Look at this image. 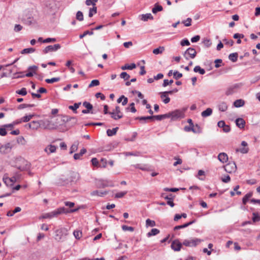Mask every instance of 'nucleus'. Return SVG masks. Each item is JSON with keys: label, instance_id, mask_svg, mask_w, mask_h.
I'll return each instance as SVG.
<instances>
[{"label": "nucleus", "instance_id": "nucleus-1", "mask_svg": "<svg viewBox=\"0 0 260 260\" xmlns=\"http://www.w3.org/2000/svg\"><path fill=\"white\" fill-rule=\"evenodd\" d=\"M78 209H68L64 207H61L58 209H57L56 210H54L52 212H51L50 213H45L44 215H43L41 217H40L39 218H43V219H46V218H51L52 217L57 216L58 215L60 214L61 213H73L74 212H76L78 211Z\"/></svg>", "mask_w": 260, "mask_h": 260}, {"label": "nucleus", "instance_id": "nucleus-2", "mask_svg": "<svg viewBox=\"0 0 260 260\" xmlns=\"http://www.w3.org/2000/svg\"><path fill=\"white\" fill-rule=\"evenodd\" d=\"M67 234V230L65 228H61L55 231L54 238L58 242H62L65 240Z\"/></svg>", "mask_w": 260, "mask_h": 260}, {"label": "nucleus", "instance_id": "nucleus-3", "mask_svg": "<svg viewBox=\"0 0 260 260\" xmlns=\"http://www.w3.org/2000/svg\"><path fill=\"white\" fill-rule=\"evenodd\" d=\"M185 109L183 110H175L171 112L168 113V115L169 116V118H171L172 120H176L178 118H182L184 117V112Z\"/></svg>", "mask_w": 260, "mask_h": 260}, {"label": "nucleus", "instance_id": "nucleus-4", "mask_svg": "<svg viewBox=\"0 0 260 260\" xmlns=\"http://www.w3.org/2000/svg\"><path fill=\"white\" fill-rule=\"evenodd\" d=\"M41 127L44 129H54L57 127V125L52 122L49 119L41 120Z\"/></svg>", "mask_w": 260, "mask_h": 260}, {"label": "nucleus", "instance_id": "nucleus-5", "mask_svg": "<svg viewBox=\"0 0 260 260\" xmlns=\"http://www.w3.org/2000/svg\"><path fill=\"white\" fill-rule=\"evenodd\" d=\"M203 240L198 238L185 239L183 242V245L187 247H196Z\"/></svg>", "mask_w": 260, "mask_h": 260}, {"label": "nucleus", "instance_id": "nucleus-6", "mask_svg": "<svg viewBox=\"0 0 260 260\" xmlns=\"http://www.w3.org/2000/svg\"><path fill=\"white\" fill-rule=\"evenodd\" d=\"M196 55L197 51L194 48L191 47L188 48L184 53V56L187 60L189 59L187 55H188L190 58L193 59L196 56Z\"/></svg>", "mask_w": 260, "mask_h": 260}, {"label": "nucleus", "instance_id": "nucleus-7", "mask_svg": "<svg viewBox=\"0 0 260 260\" xmlns=\"http://www.w3.org/2000/svg\"><path fill=\"white\" fill-rule=\"evenodd\" d=\"M161 197L166 200L167 201V204L170 206L171 207H173L175 206V204L173 202L175 196L172 193L169 195H167L165 193H162L161 194Z\"/></svg>", "mask_w": 260, "mask_h": 260}, {"label": "nucleus", "instance_id": "nucleus-8", "mask_svg": "<svg viewBox=\"0 0 260 260\" xmlns=\"http://www.w3.org/2000/svg\"><path fill=\"white\" fill-rule=\"evenodd\" d=\"M61 48V46L59 44H56L53 45L47 46L43 50V53L46 54L49 52L56 51Z\"/></svg>", "mask_w": 260, "mask_h": 260}, {"label": "nucleus", "instance_id": "nucleus-9", "mask_svg": "<svg viewBox=\"0 0 260 260\" xmlns=\"http://www.w3.org/2000/svg\"><path fill=\"white\" fill-rule=\"evenodd\" d=\"M224 170L229 173L235 172L237 170V166L235 162H230L224 167Z\"/></svg>", "mask_w": 260, "mask_h": 260}, {"label": "nucleus", "instance_id": "nucleus-10", "mask_svg": "<svg viewBox=\"0 0 260 260\" xmlns=\"http://www.w3.org/2000/svg\"><path fill=\"white\" fill-rule=\"evenodd\" d=\"M183 243H181L179 240H175L172 241L171 247L172 249L176 251H179L180 250Z\"/></svg>", "mask_w": 260, "mask_h": 260}, {"label": "nucleus", "instance_id": "nucleus-11", "mask_svg": "<svg viewBox=\"0 0 260 260\" xmlns=\"http://www.w3.org/2000/svg\"><path fill=\"white\" fill-rule=\"evenodd\" d=\"M11 149L10 143H8L5 145H2L0 147V153L2 154H6L9 152Z\"/></svg>", "mask_w": 260, "mask_h": 260}, {"label": "nucleus", "instance_id": "nucleus-12", "mask_svg": "<svg viewBox=\"0 0 260 260\" xmlns=\"http://www.w3.org/2000/svg\"><path fill=\"white\" fill-rule=\"evenodd\" d=\"M29 128L32 129H37L39 127H41V120L32 121L28 123Z\"/></svg>", "mask_w": 260, "mask_h": 260}, {"label": "nucleus", "instance_id": "nucleus-13", "mask_svg": "<svg viewBox=\"0 0 260 260\" xmlns=\"http://www.w3.org/2000/svg\"><path fill=\"white\" fill-rule=\"evenodd\" d=\"M21 161L24 164L23 166H17V168L20 171H24L28 169L29 168V163L23 158H20Z\"/></svg>", "mask_w": 260, "mask_h": 260}, {"label": "nucleus", "instance_id": "nucleus-14", "mask_svg": "<svg viewBox=\"0 0 260 260\" xmlns=\"http://www.w3.org/2000/svg\"><path fill=\"white\" fill-rule=\"evenodd\" d=\"M218 159L222 163L226 162L228 160V156L225 153H220L218 155Z\"/></svg>", "mask_w": 260, "mask_h": 260}, {"label": "nucleus", "instance_id": "nucleus-15", "mask_svg": "<svg viewBox=\"0 0 260 260\" xmlns=\"http://www.w3.org/2000/svg\"><path fill=\"white\" fill-rule=\"evenodd\" d=\"M80 178L79 173L75 172H70V182H74L78 180Z\"/></svg>", "mask_w": 260, "mask_h": 260}, {"label": "nucleus", "instance_id": "nucleus-16", "mask_svg": "<svg viewBox=\"0 0 260 260\" xmlns=\"http://www.w3.org/2000/svg\"><path fill=\"white\" fill-rule=\"evenodd\" d=\"M236 125L240 128H243L245 125V120L242 118H238L236 120Z\"/></svg>", "mask_w": 260, "mask_h": 260}, {"label": "nucleus", "instance_id": "nucleus-17", "mask_svg": "<svg viewBox=\"0 0 260 260\" xmlns=\"http://www.w3.org/2000/svg\"><path fill=\"white\" fill-rule=\"evenodd\" d=\"M196 221V220H193L189 222H187V223H184L182 225H177L176 226L174 227V231H176V230H180V229H183V228H186L187 226H188L189 225L192 224V223H194Z\"/></svg>", "mask_w": 260, "mask_h": 260}, {"label": "nucleus", "instance_id": "nucleus-18", "mask_svg": "<svg viewBox=\"0 0 260 260\" xmlns=\"http://www.w3.org/2000/svg\"><path fill=\"white\" fill-rule=\"evenodd\" d=\"M81 105V102L75 103L73 105H70L69 106V109L73 111L74 113H77V109L79 108L80 106Z\"/></svg>", "mask_w": 260, "mask_h": 260}, {"label": "nucleus", "instance_id": "nucleus-19", "mask_svg": "<svg viewBox=\"0 0 260 260\" xmlns=\"http://www.w3.org/2000/svg\"><path fill=\"white\" fill-rule=\"evenodd\" d=\"M20 178V175L18 174H16L15 176H14L11 178H9V179H7V180H9V181L10 182H11V183L10 184V186H12L14 184V183L15 182H16V181L18 179H19Z\"/></svg>", "mask_w": 260, "mask_h": 260}, {"label": "nucleus", "instance_id": "nucleus-20", "mask_svg": "<svg viewBox=\"0 0 260 260\" xmlns=\"http://www.w3.org/2000/svg\"><path fill=\"white\" fill-rule=\"evenodd\" d=\"M169 116L168 115V114H165L162 115H152V118L153 119H156L158 121H160L164 119L169 118Z\"/></svg>", "mask_w": 260, "mask_h": 260}, {"label": "nucleus", "instance_id": "nucleus-21", "mask_svg": "<svg viewBox=\"0 0 260 260\" xmlns=\"http://www.w3.org/2000/svg\"><path fill=\"white\" fill-rule=\"evenodd\" d=\"M238 87V85L237 84H235L233 86L230 87L226 91L225 94L227 95H229L232 94L233 93L235 92V89Z\"/></svg>", "mask_w": 260, "mask_h": 260}, {"label": "nucleus", "instance_id": "nucleus-22", "mask_svg": "<svg viewBox=\"0 0 260 260\" xmlns=\"http://www.w3.org/2000/svg\"><path fill=\"white\" fill-rule=\"evenodd\" d=\"M86 152V149L85 148H82L79 153H75L74 155V158L76 160L80 159L81 157Z\"/></svg>", "mask_w": 260, "mask_h": 260}, {"label": "nucleus", "instance_id": "nucleus-23", "mask_svg": "<svg viewBox=\"0 0 260 260\" xmlns=\"http://www.w3.org/2000/svg\"><path fill=\"white\" fill-rule=\"evenodd\" d=\"M62 121L64 122H67L71 121V120H74V123L76 124L77 122V119L75 117H70L68 116H63Z\"/></svg>", "mask_w": 260, "mask_h": 260}, {"label": "nucleus", "instance_id": "nucleus-24", "mask_svg": "<svg viewBox=\"0 0 260 260\" xmlns=\"http://www.w3.org/2000/svg\"><path fill=\"white\" fill-rule=\"evenodd\" d=\"M107 191H102L99 190H94L91 192L90 194L92 196H98L99 197H103L105 195L107 194Z\"/></svg>", "mask_w": 260, "mask_h": 260}, {"label": "nucleus", "instance_id": "nucleus-25", "mask_svg": "<svg viewBox=\"0 0 260 260\" xmlns=\"http://www.w3.org/2000/svg\"><path fill=\"white\" fill-rule=\"evenodd\" d=\"M163 10L162 7L158 4H155L154 7L152 8V12L153 14H156L157 12L161 11Z\"/></svg>", "mask_w": 260, "mask_h": 260}, {"label": "nucleus", "instance_id": "nucleus-26", "mask_svg": "<svg viewBox=\"0 0 260 260\" xmlns=\"http://www.w3.org/2000/svg\"><path fill=\"white\" fill-rule=\"evenodd\" d=\"M212 109L208 108L202 112L201 115L203 117H206L211 115L212 114Z\"/></svg>", "mask_w": 260, "mask_h": 260}, {"label": "nucleus", "instance_id": "nucleus-27", "mask_svg": "<svg viewBox=\"0 0 260 260\" xmlns=\"http://www.w3.org/2000/svg\"><path fill=\"white\" fill-rule=\"evenodd\" d=\"M218 109H219V110L221 112L225 111L228 109V105H227L226 103L224 102H221L218 105Z\"/></svg>", "mask_w": 260, "mask_h": 260}, {"label": "nucleus", "instance_id": "nucleus-28", "mask_svg": "<svg viewBox=\"0 0 260 260\" xmlns=\"http://www.w3.org/2000/svg\"><path fill=\"white\" fill-rule=\"evenodd\" d=\"M118 129V127L113 128L112 129H108L107 131V134L109 137L113 136L116 135Z\"/></svg>", "mask_w": 260, "mask_h": 260}, {"label": "nucleus", "instance_id": "nucleus-29", "mask_svg": "<svg viewBox=\"0 0 260 260\" xmlns=\"http://www.w3.org/2000/svg\"><path fill=\"white\" fill-rule=\"evenodd\" d=\"M136 120H139L140 121H143L144 123L146 122L147 120H152V115L148 116H142V117H137L135 118Z\"/></svg>", "mask_w": 260, "mask_h": 260}, {"label": "nucleus", "instance_id": "nucleus-30", "mask_svg": "<svg viewBox=\"0 0 260 260\" xmlns=\"http://www.w3.org/2000/svg\"><path fill=\"white\" fill-rule=\"evenodd\" d=\"M136 66L134 63H132L131 64H125L124 66H122L121 68L123 70H133L136 68Z\"/></svg>", "mask_w": 260, "mask_h": 260}, {"label": "nucleus", "instance_id": "nucleus-31", "mask_svg": "<svg viewBox=\"0 0 260 260\" xmlns=\"http://www.w3.org/2000/svg\"><path fill=\"white\" fill-rule=\"evenodd\" d=\"M252 192L247 193L243 198L242 203L244 205H246L249 199L252 196Z\"/></svg>", "mask_w": 260, "mask_h": 260}, {"label": "nucleus", "instance_id": "nucleus-32", "mask_svg": "<svg viewBox=\"0 0 260 260\" xmlns=\"http://www.w3.org/2000/svg\"><path fill=\"white\" fill-rule=\"evenodd\" d=\"M238 54L237 52L231 53L229 56V58L232 61L235 62L238 59Z\"/></svg>", "mask_w": 260, "mask_h": 260}, {"label": "nucleus", "instance_id": "nucleus-33", "mask_svg": "<svg viewBox=\"0 0 260 260\" xmlns=\"http://www.w3.org/2000/svg\"><path fill=\"white\" fill-rule=\"evenodd\" d=\"M244 105V101L242 99L237 100L234 103L235 107L239 108Z\"/></svg>", "mask_w": 260, "mask_h": 260}, {"label": "nucleus", "instance_id": "nucleus-34", "mask_svg": "<svg viewBox=\"0 0 260 260\" xmlns=\"http://www.w3.org/2000/svg\"><path fill=\"white\" fill-rule=\"evenodd\" d=\"M153 19V17L150 13H147L145 14L142 15L141 20L144 21H147L148 19Z\"/></svg>", "mask_w": 260, "mask_h": 260}, {"label": "nucleus", "instance_id": "nucleus-35", "mask_svg": "<svg viewBox=\"0 0 260 260\" xmlns=\"http://www.w3.org/2000/svg\"><path fill=\"white\" fill-rule=\"evenodd\" d=\"M193 71L196 73L199 72L201 75L205 74V70L201 68L199 66H196L193 69Z\"/></svg>", "mask_w": 260, "mask_h": 260}, {"label": "nucleus", "instance_id": "nucleus-36", "mask_svg": "<svg viewBox=\"0 0 260 260\" xmlns=\"http://www.w3.org/2000/svg\"><path fill=\"white\" fill-rule=\"evenodd\" d=\"M159 233V230L157 229H152L150 232L147 233V237H150L152 236L156 235Z\"/></svg>", "mask_w": 260, "mask_h": 260}, {"label": "nucleus", "instance_id": "nucleus-37", "mask_svg": "<svg viewBox=\"0 0 260 260\" xmlns=\"http://www.w3.org/2000/svg\"><path fill=\"white\" fill-rule=\"evenodd\" d=\"M56 149V146H55L54 145H50L48 146V147L45 148V150L47 152H48V151H49V153H53V152H55Z\"/></svg>", "mask_w": 260, "mask_h": 260}, {"label": "nucleus", "instance_id": "nucleus-38", "mask_svg": "<svg viewBox=\"0 0 260 260\" xmlns=\"http://www.w3.org/2000/svg\"><path fill=\"white\" fill-rule=\"evenodd\" d=\"M165 50V47L160 46L158 48H155L153 50V53L154 54H158L161 53Z\"/></svg>", "mask_w": 260, "mask_h": 260}, {"label": "nucleus", "instance_id": "nucleus-39", "mask_svg": "<svg viewBox=\"0 0 260 260\" xmlns=\"http://www.w3.org/2000/svg\"><path fill=\"white\" fill-rule=\"evenodd\" d=\"M60 80V78L59 77H54L51 79H46L45 82L47 83H53L54 82H58Z\"/></svg>", "mask_w": 260, "mask_h": 260}, {"label": "nucleus", "instance_id": "nucleus-40", "mask_svg": "<svg viewBox=\"0 0 260 260\" xmlns=\"http://www.w3.org/2000/svg\"><path fill=\"white\" fill-rule=\"evenodd\" d=\"M35 49L33 48H25L21 51V54L31 53L35 52Z\"/></svg>", "mask_w": 260, "mask_h": 260}, {"label": "nucleus", "instance_id": "nucleus-41", "mask_svg": "<svg viewBox=\"0 0 260 260\" xmlns=\"http://www.w3.org/2000/svg\"><path fill=\"white\" fill-rule=\"evenodd\" d=\"M109 114L111 115V116L112 118H113L114 120H117L119 119H120L123 117V115H117L115 112H109Z\"/></svg>", "mask_w": 260, "mask_h": 260}, {"label": "nucleus", "instance_id": "nucleus-42", "mask_svg": "<svg viewBox=\"0 0 260 260\" xmlns=\"http://www.w3.org/2000/svg\"><path fill=\"white\" fill-rule=\"evenodd\" d=\"M100 85V81L97 79L93 80L91 81L90 83L88 85L89 88H91L93 86H96Z\"/></svg>", "mask_w": 260, "mask_h": 260}, {"label": "nucleus", "instance_id": "nucleus-43", "mask_svg": "<svg viewBox=\"0 0 260 260\" xmlns=\"http://www.w3.org/2000/svg\"><path fill=\"white\" fill-rule=\"evenodd\" d=\"M97 8L95 6H93L92 8H90L88 16L89 17H92L93 14L96 13Z\"/></svg>", "mask_w": 260, "mask_h": 260}, {"label": "nucleus", "instance_id": "nucleus-44", "mask_svg": "<svg viewBox=\"0 0 260 260\" xmlns=\"http://www.w3.org/2000/svg\"><path fill=\"white\" fill-rule=\"evenodd\" d=\"M73 235L76 239H80L82 236V232L79 230L74 231Z\"/></svg>", "mask_w": 260, "mask_h": 260}, {"label": "nucleus", "instance_id": "nucleus-45", "mask_svg": "<svg viewBox=\"0 0 260 260\" xmlns=\"http://www.w3.org/2000/svg\"><path fill=\"white\" fill-rule=\"evenodd\" d=\"M155 222L154 220H151L150 219H147L146 220V225L147 226L153 227L155 226Z\"/></svg>", "mask_w": 260, "mask_h": 260}, {"label": "nucleus", "instance_id": "nucleus-46", "mask_svg": "<svg viewBox=\"0 0 260 260\" xmlns=\"http://www.w3.org/2000/svg\"><path fill=\"white\" fill-rule=\"evenodd\" d=\"M83 106L89 111L91 110L93 108L92 105L90 103L86 101L83 103Z\"/></svg>", "mask_w": 260, "mask_h": 260}, {"label": "nucleus", "instance_id": "nucleus-47", "mask_svg": "<svg viewBox=\"0 0 260 260\" xmlns=\"http://www.w3.org/2000/svg\"><path fill=\"white\" fill-rule=\"evenodd\" d=\"M16 93L20 94L21 95L24 96L27 94V91L25 88H22L20 90H17Z\"/></svg>", "mask_w": 260, "mask_h": 260}, {"label": "nucleus", "instance_id": "nucleus-48", "mask_svg": "<svg viewBox=\"0 0 260 260\" xmlns=\"http://www.w3.org/2000/svg\"><path fill=\"white\" fill-rule=\"evenodd\" d=\"M76 19L79 21H82L83 20V14L81 11H78L76 13Z\"/></svg>", "mask_w": 260, "mask_h": 260}, {"label": "nucleus", "instance_id": "nucleus-49", "mask_svg": "<svg viewBox=\"0 0 260 260\" xmlns=\"http://www.w3.org/2000/svg\"><path fill=\"white\" fill-rule=\"evenodd\" d=\"M120 77L124 80H127L130 78V76L126 72H122L120 75Z\"/></svg>", "mask_w": 260, "mask_h": 260}, {"label": "nucleus", "instance_id": "nucleus-50", "mask_svg": "<svg viewBox=\"0 0 260 260\" xmlns=\"http://www.w3.org/2000/svg\"><path fill=\"white\" fill-rule=\"evenodd\" d=\"M99 167L101 168H106L107 166V160L105 158H102L99 163Z\"/></svg>", "mask_w": 260, "mask_h": 260}, {"label": "nucleus", "instance_id": "nucleus-51", "mask_svg": "<svg viewBox=\"0 0 260 260\" xmlns=\"http://www.w3.org/2000/svg\"><path fill=\"white\" fill-rule=\"evenodd\" d=\"M77 149H78V144H76V143L73 144L70 148V154L73 153V152L76 151L77 150Z\"/></svg>", "mask_w": 260, "mask_h": 260}, {"label": "nucleus", "instance_id": "nucleus-52", "mask_svg": "<svg viewBox=\"0 0 260 260\" xmlns=\"http://www.w3.org/2000/svg\"><path fill=\"white\" fill-rule=\"evenodd\" d=\"M191 21H192L191 18H187L186 20L182 21V23L183 24H184V25L185 26H189L191 25Z\"/></svg>", "mask_w": 260, "mask_h": 260}, {"label": "nucleus", "instance_id": "nucleus-53", "mask_svg": "<svg viewBox=\"0 0 260 260\" xmlns=\"http://www.w3.org/2000/svg\"><path fill=\"white\" fill-rule=\"evenodd\" d=\"M126 110H130L133 113H135L137 111L135 107V103H132L129 105V107L126 108Z\"/></svg>", "mask_w": 260, "mask_h": 260}, {"label": "nucleus", "instance_id": "nucleus-54", "mask_svg": "<svg viewBox=\"0 0 260 260\" xmlns=\"http://www.w3.org/2000/svg\"><path fill=\"white\" fill-rule=\"evenodd\" d=\"M93 34V31L92 30L91 31L86 30V31H84L83 34L80 35L79 38H80V39H82L84 37L87 36V35H92Z\"/></svg>", "mask_w": 260, "mask_h": 260}, {"label": "nucleus", "instance_id": "nucleus-55", "mask_svg": "<svg viewBox=\"0 0 260 260\" xmlns=\"http://www.w3.org/2000/svg\"><path fill=\"white\" fill-rule=\"evenodd\" d=\"M193 129H194V131H195V132H197V131L199 132H193V133H195V134H200L202 132L201 127L198 124H196L195 125H194Z\"/></svg>", "mask_w": 260, "mask_h": 260}, {"label": "nucleus", "instance_id": "nucleus-56", "mask_svg": "<svg viewBox=\"0 0 260 260\" xmlns=\"http://www.w3.org/2000/svg\"><path fill=\"white\" fill-rule=\"evenodd\" d=\"M127 193V191H121L118 193H117L115 195V198H121L123 197Z\"/></svg>", "mask_w": 260, "mask_h": 260}, {"label": "nucleus", "instance_id": "nucleus-57", "mask_svg": "<svg viewBox=\"0 0 260 260\" xmlns=\"http://www.w3.org/2000/svg\"><path fill=\"white\" fill-rule=\"evenodd\" d=\"M252 220L253 222L260 221V216L257 213H253Z\"/></svg>", "mask_w": 260, "mask_h": 260}, {"label": "nucleus", "instance_id": "nucleus-58", "mask_svg": "<svg viewBox=\"0 0 260 260\" xmlns=\"http://www.w3.org/2000/svg\"><path fill=\"white\" fill-rule=\"evenodd\" d=\"M174 78L176 80H178L182 77V74L180 73L178 71H175L173 73Z\"/></svg>", "mask_w": 260, "mask_h": 260}, {"label": "nucleus", "instance_id": "nucleus-59", "mask_svg": "<svg viewBox=\"0 0 260 260\" xmlns=\"http://www.w3.org/2000/svg\"><path fill=\"white\" fill-rule=\"evenodd\" d=\"M202 42L206 47H209L212 44L210 40L208 39H204Z\"/></svg>", "mask_w": 260, "mask_h": 260}, {"label": "nucleus", "instance_id": "nucleus-60", "mask_svg": "<svg viewBox=\"0 0 260 260\" xmlns=\"http://www.w3.org/2000/svg\"><path fill=\"white\" fill-rule=\"evenodd\" d=\"M98 0H86L85 2V4L87 6L93 5V6H95V3H96Z\"/></svg>", "mask_w": 260, "mask_h": 260}, {"label": "nucleus", "instance_id": "nucleus-61", "mask_svg": "<svg viewBox=\"0 0 260 260\" xmlns=\"http://www.w3.org/2000/svg\"><path fill=\"white\" fill-rule=\"evenodd\" d=\"M56 41V39L55 38H48L43 41L44 43H48L51 42H55Z\"/></svg>", "mask_w": 260, "mask_h": 260}, {"label": "nucleus", "instance_id": "nucleus-62", "mask_svg": "<svg viewBox=\"0 0 260 260\" xmlns=\"http://www.w3.org/2000/svg\"><path fill=\"white\" fill-rule=\"evenodd\" d=\"M122 229L123 231H131V232H133L134 230V228L133 227L128 226L125 225H123L122 226Z\"/></svg>", "mask_w": 260, "mask_h": 260}, {"label": "nucleus", "instance_id": "nucleus-63", "mask_svg": "<svg viewBox=\"0 0 260 260\" xmlns=\"http://www.w3.org/2000/svg\"><path fill=\"white\" fill-rule=\"evenodd\" d=\"M59 180L58 183L63 185L68 184L70 182L69 180L68 179L60 178Z\"/></svg>", "mask_w": 260, "mask_h": 260}, {"label": "nucleus", "instance_id": "nucleus-64", "mask_svg": "<svg viewBox=\"0 0 260 260\" xmlns=\"http://www.w3.org/2000/svg\"><path fill=\"white\" fill-rule=\"evenodd\" d=\"M180 44L182 46H189L190 45V42H189V41L187 39H185L182 40L181 41Z\"/></svg>", "mask_w": 260, "mask_h": 260}]
</instances>
